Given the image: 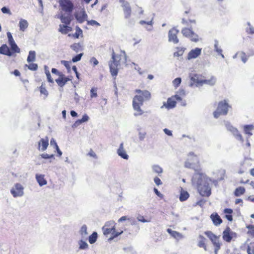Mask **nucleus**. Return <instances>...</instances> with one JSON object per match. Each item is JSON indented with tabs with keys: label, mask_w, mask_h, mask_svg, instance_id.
Listing matches in <instances>:
<instances>
[{
	"label": "nucleus",
	"mask_w": 254,
	"mask_h": 254,
	"mask_svg": "<svg viewBox=\"0 0 254 254\" xmlns=\"http://www.w3.org/2000/svg\"><path fill=\"white\" fill-rule=\"evenodd\" d=\"M207 179L201 169H195L193 181L196 184L198 191L202 196L208 197L211 193V188L206 181Z\"/></svg>",
	"instance_id": "obj_1"
},
{
	"label": "nucleus",
	"mask_w": 254,
	"mask_h": 254,
	"mask_svg": "<svg viewBox=\"0 0 254 254\" xmlns=\"http://www.w3.org/2000/svg\"><path fill=\"white\" fill-rule=\"evenodd\" d=\"M135 93L136 94L132 100V107L135 112L134 116L135 117L141 116L144 114V111L141 109V106L143 102L149 101L151 97V93L146 90H141L136 89Z\"/></svg>",
	"instance_id": "obj_2"
},
{
	"label": "nucleus",
	"mask_w": 254,
	"mask_h": 254,
	"mask_svg": "<svg viewBox=\"0 0 254 254\" xmlns=\"http://www.w3.org/2000/svg\"><path fill=\"white\" fill-rule=\"evenodd\" d=\"M61 15L59 16L61 22L64 24H70L73 16L72 12L74 9V4L71 0H59Z\"/></svg>",
	"instance_id": "obj_3"
},
{
	"label": "nucleus",
	"mask_w": 254,
	"mask_h": 254,
	"mask_svg": "<svg viewBox=\"0 0 254 254\" xmlns=\"http://www.w3.org/2000/svg\"><path fill=\"white\" fill-rule=\"evenodd\" d=\"M103 234L104 235L107 236L111 234V237L109 240H111L121 235L123 233V231L117 232L116 231L115 225L114 223L108 222L102 228Z\"/></svg>",
	"instance_id": "obj_4"
},
{
	"label": "nucleus",
	"mask_w": 254,
	"mask_h": 254,
	"mask_svg": "<svg viewBox=\"0 0 254 254\" xmlns=\"http://www.w3.org/2000/svg\"><path fill=\"white\" fill-rule=\"evenodd\" d=\"M230 108L231 106L226 100L219 102L216 110L213 112L214 118H218L221 115H226Z\"/></svg>",
	"instance_id": "obj_5"
},
{
	"label": "nucleus",
	"mask_w": 254,
	"mask_h": 254,
	"mask_svg": "<svg viewBox=\"0 0 254 254\" xmlns=\"http://www.w3.org/2000/svg\"><path fill=\"white\" fill-rule=\"evenodd\" d=\"M204 233L212 242L214 247L215 254H217L222 245L219 240L220 236H216L211 231H205Z\"/></svg>",
	"instance_id": "obj_6"
},
{
	"label": "nucleus",
	"mask_w": 254,
	"mask_h": 254,
	"mask_svg": "<svg viewBox=\"0 0 254 254\" xmlns=\"http://www.w3.org/2000/svg\"><path fill=\"white\" fill-rule=\"evenodd\" d=\"M181 33L184 36L189 38L192 42H197L199 40L198 35L193 31L191 27L183 28L181 30Z\"/></svg>",
	"instance_id": "obj_7"
},
{
	"label": "nucleus",
	"mask_w": 254,
	"mask_h": 254,
	"mask_svg": "<svg viewBox=\"0 0 254 254\" xmlns=\"http://www.w3.org/2000/svg\"><path fill=\"white\" fill-rule=\"evenodd\" d=\"M199 165V161L197 156L193 152H190L188 154V158L185 163V166L188 168H193L194 165Z\"/></svg>",
	"instance_id": "obj_8"
},
{
	"label": "nucleus",
	"mask_w": 254,
	"mask_h": 254,
	"mask_svg": "<svg viewBox=\"0 0 254 254\" xmlns=\"http://www.w3.org/2000/svg\"><path fill=\"white\" fill-rule=\"evenodd\" d=\"M181 100L182 98L178 95L172 96L171 97L168 98L166 102H164L161 108L164 107L168 110L173 109L176 107L177 101Z\"/></svg>",
	"instance_id": "obj_9"
},
{
	"label": "nucleus",
	"mask_w": 254,
	"mask_h": 254,
	"mask_svg": "<svg viewBox=\"0 0 254 254\" xmlns=\"http://www.w3.org/2000/svg\"><path fill=\"white\" fill-rule=\"evenodd\" d=\"M24 188L19 183H16L11 188L10 192L14 197L22 196L24 194Z\"/></svg>",
	"instance_id": "obj_10"
},
{
	"label": "nucleus",
	"mask_w": 254,
	"mask_h": 254,
	"mask_svg": "<svg viewBox=\"0 0 254 254\" xmlns=\"http://www.w3.org/2000/svg\"><path fill=\"white\" fill-rule=\"evenodd\" d=\"M236 237V233L232 232L229 227H227L222 233L223 240L227 243L231 242L233 238Z\"/></svg>",
	"instance_id": "obj_11"
},
{
	"label": "nucleus",
	"mask_w": 254,
	"mask_h": 254,
	"mask_svg": "<svg viewBox=\"0 0 254 254\" xmlns=\"http://www.w3.org/2000/svg\"><path fill=\"white\" fill-rule=\"evenodd\" d=\"M179 31L175 27H173L168 32V40L169 42L174 44H178L179 40L178 38V34Z\"/></svg>",
	"instance_id": "obj_12"
},
{
	"label": "nucleus",
	"mask_w": 254,
	"mask_h": 254,
	"mask_svg": "<svg viewBox=\"0 0 254 254\" xmlns=\"http://www.w3.org/2000/svg\"><path fill=\"white\" fill-rule=\"evenodd\" d=\"M120 2L122 3V7L123 8L125 18L126 19L130 18L131 14V8L129 3L125 0H121Z\"/></svg>",
	"instance_id": "obj_13"
},
{
	"label": "nucleus",
	"mask_w": 254,
	"mask_h": 254,
	"mask_svg": "<svg viewBox=\"0 0 254 254\" xmlns=\"http://www.w3.org/2000/svg\"><path fill=\"white\" fill-rule=\"evenodd\" d=\"M225 127L227 129L231 131L238 139L241 140H243L242 135L240 133L238 129L234 127L230 123L228 122L226 123Z\"/></svg>",
	"instance_id": "obj_14"
},
{
	"label": "nucleus",
	"mask_w": 254,
	"mask_h": 254,
	"mask_svg": "<svg viewBox=\"0 0 254 254\" xmlns=\"http://www.w3.org/2000/svg\"><path fill=\"white\" fill-rule=\"evenodd\" d=\"M87 14L86 13L84 9L76 12L75 14V17L79 23H83L87 18Z\"/></svg>",
	"instance_id": "obj_15"
},
{
	"label": "nucleus",
	"mask_w": 254,
	"mask_h": 254,
	"mask_svg": "<svg viewBox=\"0 0 254 254\" xmlns=\"http://www.w3.org/2000/svg\"><path fill=\"white\" fill-rule=\"evenodd\" d=\"M49 145V138L46 136L45 138H41L38 142V149L42 151H45L47 149Z\"/></svg>",
	"instance_id": "obj_16"
},
{
	"label": "nucleus",
	"mask_w": 254,
	"mask_h": 254,
	"mask_svg": "<svg viewBox=\"0 0 254 254\" xmlns=\"http://www.w3.org/2000/svg\"><path fill=\"white\" fill-rule=\"evenodd\" d=\"M119 65V64L115 63L112 60L109 63L110 71L113 76L116 77L118 75L119 71L118 67Z\"/></svg>",
	"instance_id": "obj_17"
},
{
	"label": "nucleus",
	"mask_w": 254,
	"mask_h": 254,
	"mask_svg": "<svg viewBox=\"0 0 254 254\" xmlns=\"http://www.w3.org/2000/svg\"><path fill=\"white\" fill-rule=\"evenodd\" d=\"M70 80V79L69 78L65 77L64 75L62 73L59 76V77L58 79L55 80V81L59 86L62 87Z\"/></svg>",
	"instance_id": "obj_18"
},
{
	"label": "nucleus",
	"mask_w": 254,
	"mask_h": 254,
	"mask_svg": "<svg viewBox=\"0 0 254 254\" xmlns=\"http://www.w3.org/2000/svg\"><path fill=\"white\" fill-rule=\"evenodd\" d=\"M198 242L197 246L199 248H203L204 251H206L207 250V240L202 235H199L198 237Z\"/></svg>",
	"instance_id": "obj_19"
},
{
	"label": "nucleus",
	"mask_w": 254,
	"mask_h": 254,
	"mask_svg": "<svg viewBox=\"0 0 254 254\" xmlns=\"http://www.w3.org/2000/svg\"><path fill=\"white\" fill-rule=\"evenodd\" d=\"M210 219L215 226L220 225L223 222L220 216L217 213H213L210 215Z\"/></svg>",
	"instance_id": "obj_20"
},
{
	"label": "nucleus",
	"mask_w": 254,
	"mask_h": 254,
	"mask_svg": "<svg viewBox=\"0 0 254 254\" xmlns=\"http://www.w3.org/2000/svg\"><path fill=\"white\" fill-rule=\"evenodd\" d=\"M126 56L125 53L123 52L121 54H116L114 52H113L112 54V61L120 65V62L123 58Z\"/></svg>",
	"instance_id": "obj_21"
},
{
	"label": "nucleus",
	"mask_w": 254,
	"mask_h": 254,
	"mask_svg": "<svg viewBox=\"0 0 254 254\" xmlns=\"http://www.w3.org/2000/svg\"><path fill=\"white\" fill-rule=\"evenodd\" d=\"M70 24H60L59 26V31L63 34H66L72 31V28L69 26Z\"/></svg>",
	"instance_id": "obj_22"
},
{
	"label": "nucleus",
	"mask_w": 254,
	"mask_h": 254,
	"mask_svg": "<svg viewBox=\"0 0 254 254\" xmlns=\"http://www.w3.org/2000/svg\"><path fill=\"white\" fill-rule=\"evenodd\" d=\"M223 213L225 215L224 217L229 221L232 222L233 220L232 214L233 213V210L231 208H225L223 210Z\"/></svg>",
	"instance_id": "obj_23"
},
{
	"label": "nucleus",
	"mask_w": 254,
	"mask_h": 254,
	"mask_svg": "<svg viewBox=\"0 0 254 254\" xmlns=\"http://www.w3.org/2000/svg\"><path fill=\"white\" fill-rule=\"evenodd\" d=\"M201 54V49L198 48L191 50L188 54V58L189 59H194L197 57Z\"/></svg>",
	"instance_id": "obj_24"
},
{
	"label": "nucleus",
	"mask_w": 254,
	"mask_h": 254,
	"mask_svg": "<svg viewBox=\"0 0 254 254\" xmlns=\"http://www.w3.org/2000/svg\"><path fill=\"white\" fill-rule=\"evenodd\" d=\"M0 54L8 56L12 55V53L6 44H2L0 47Z\"/></svg>",
	"instance_id": "obj_25"
},
{
	"label": "nucleus",
	"mask_w": 254,
	"mask_h": 254,
	"mask_svg": "<svg viewBox=\"0 0 254 254\" xmlns=\"http://www.w3.org/2000/svg\"><path fill=\"white\" fill-rule=\"evenodd\" d=\"M117 153L118 155L121 156L122 158L125 159H127L128 158V156L124 148V144L123 143H121L120 145V147L118 149Z\"/></svg>",
	"instance_id": "obj_26"
},
{
	"label": "nucleus",
	"mask_w": 254,
	"mask_h": 254,
	"mask_svg": "<svg viewBox=\"0 0 254 254\" xmlns=\"http://www.w3.org/2000/svg\"><path fill=\"white\" fill-rule=\"evenodd\" d=\"M167 231L171 236L175 239H180L183 238L182 235L178 232L172 230L171 229H168Z\"/></svg>",
	"instance_id": "obj_27"
},
{
	"label": "nucleus",
	"mask_w": 254,
	"mask_h": 254,
	"mask_svg": "<svg viewBox=\"0 0 254 254\" xmlns=\"http://www.w3.org/2000/svg\"><path fill=\"white\" fill-rule=\"evenodd\" d=\"M36 178L39 185L40 186H42L47 184V181L44 178V175H36Z\"/></svg>",
	"instance_id": "obj_28"
},
{
	"label": "nucleus",
	"mask_w": 254,
	"mask_h": 254,
	"mask_svg": "<svg viewBox=\"0 0 254 254\" xmlns=\"http://www.w3.org/2000/svg\"><path fill=\"white\" fill-rule=\"evenodd\" d=\"M182 23L183 25L189 26V24H194L196 23V21L195 19H190L189 18V16L187 17H184L182 18Z\"/></svg>",
	"instance_id": "obj_29"
},
{
	"label": "nucleus",
	"mask_w": 254,
	"mask_h": 254,
	"mask_svg": "<svg viewBox=\"0 0 254 254\" xmlns=\"http://www.w3.org/2000/svg\"><path fill=\"white\" fill-rule=\"evenodd\" d=\"M189 196L190 195L187 191L182 190L179 197L180 200L181 201H186L189 197Z\"/></svg>",
	"instance_id": "obj_30"
},
{
	"label": "nucleus",
	"mask_w": 254,
	"mask_h": 254,
	"mask_svg": "<svg viewBox=\"0 0 254 254\" xmlns=\"http://www.w3.org/2000/svg\"><path fill=\"white\" fill-rule=\"evenodd\" d=\"M28 23L26 20L21 19L19 23V28L21 31H24L28 27Z\"/></svg>",
	"instance_id": "obj_31"
},
{
	"label": "nucleus",
	"mask_w": 254,
	"mask_h": 254,
	"mask_svg": "<svg viewBox=\"0 0 254 254\" xmlns=\"http://www.w3.org/2000/svg\"><path fill=\"white\" fill-rule=\"evenodd\" d=\"M10 46V51L12 53V55L14 53H19L20 52V49L18 48L16 43H13L12 44H9Z\"/></svg>",
	"instance_id": "obj_32"
},
{
	"label": "nucleus",
	"mask_w": 254,
	"mask_h": 254,
	"mask_svg": "<svg viewBox=\"0 0 254 254\" xmlns=\"http://www.w3.org/2000/svg\"><path fill=\"white\" fill-rule=\"evenodd\" d=\"M245 192V189L243 187H239L236 189L234 194L236 196H240Z\"/></svg>",
	"instance_id": "obj_33"
},
{
	"label": "nucleus",
	"mask_w": 254,
	"mask_h": 254,
	"mask_svg": "<svg viewBox=\"0 0 254 254\" xmlns=\"http://www.w3.org/2000/svg\"><path fill=\"white\" fill-rule=\"evenodd\" d=\"M248 229L247 234L252 238H254V225H249L246 226Z\"/></svg>",
	"instance_id": "obj_34"
},
{
	"label": "nucleus",
	"mask_w": 254,
	"mask_h": 254,
	"mask_svg": "<svg viewBox=\"0 0 254 254\" xmlns=\"http://www.w3.org/2000/svg\"><path fill=\"white\" fill-rule=\"evenodd\" d=\"M36 53L34 51H31L29 53V55L27 57V61L28 63L33 62L35 60Z\"/></svg>",
	"instance_id": "obj_35"
},
{
	"label": "nucleus",
	"mask_w": 254,
	"mask_h": 254,
	"mask_svg": "<svg viewBox=\"0 0 254 254\" xmlns=\"http://www.w3.org/2000/svg\"><path fill=\"white\" fill-rule=\"evenodd\" d=\"M254 127L253 125H246L244 127V131L246 134H247L249 135H252V133L251 131L254 129Z\"/></svg>",
	"instance_id": "obj_36"
},
{
	"label": "nucleus",
	"mask_w": 254,
	"mask_h": 254,
	"mask_svg": "<svg viewBox=\"0 0 254 254\" xmlns=\"http://www.w3.org/2000/svg\"><path fill=\"white\" fill-rule=\"evenodd\" d=\"M45 74L47 76V80H48V82L52 83H54V80L51 77V75L50 72L48 69V66L46 65L45 66Z\"/></svg>",
	"instance_id": "obj_37"
},
{
	"label": "nucleus",
	"mask_w": 254,
	"mask_h": 254,
	"mask_svg": "<svg viewBox=\"0 0 254 254\" xmlns=\"http://www.w3.org/2000/svg\"><path fill=\"white\" fill-rule=\"evenodd\" d=\"M97 239V233L95 232H93L89 237V242L92 244L94 243Z\"/></svg>",
	"instance_id": "obj_38"
},
{
	"label": "nucleus",
	"mask_w": 254,
	"mask_h": 254,
	"mask_svg": "<svg viewBox=\"0 0 254 254\" xmlns=\"http://www.w3.org/2000/svg\"><path fill=\"white\" fill-rule=\"evenodd\" d=\"M98 88L97 87H92L90 90V98L91 99L94 98H97L98 97Z\"/></svg>",
	"instance_id": "obj_39"
},
{
	"label": "nucleus",
	"mask_w": 254,
	"mask_h": 254,
	"mask_svg": "<svg viewBox=\"0 0 254 254\" xmlns=\"http://www.w3.org/2000/svg\"><path fill=\"white\" fill-rule=\"evenodd\" d=\"M153 171L158 174H161L163 172L162 168L158 165H154L152 166Z\"/></svg>",
	"instance_id": "obj_40"
},
{
	"label": "nucleus",
	"mask_w": 254,
	"mask_h": 254,
	"mask_svg": "<svg viewBox=\"0 0 254 254\" xmlns=\"http://www.w3.org/2000/svg\"><path fill=\"white\" fill-rule=\"evenodd\" d=\"M40 92L41 94L45 95V98H46L48 95V92L46 89L45 87L43 86V84L39 87Z\"/></svg>",
	"instance_id": "obj_41"
},
{
	"label": "nucleus",
	"mask_w": 254,
	"mask_h": 254,
	"mask_svg": "<svg viewBox=\"0 0 254 254\" xmlns=\"http://www.w3.org/2000/svg\"><path fill=\"white\" fill-rule=\"evenodd\" d=\"M215 82V79L214 77H212L209 80H204L200 82L202 83H206L208 84L209 85H214Z\"/></svg>",
	"instance_id": "obj_42"
},
{
	"label": "nucleus",
	"mask_w": 254,
	"mask_h": 254,
	"mask_svg": "<svg viewBox=\"0 0 254 254\" xmlns=\"http://www.w3.org/2000/svg\"><path fill=\"white\" fill-rule=\"evenodd\" d=\"M26 66L28 67V68L32 71H36L38 68V65L36 64L31 63L29 65H25Z\"/></svg>",
	"instance_id": "obj_43"
},
{
	"label": "nucleus",
	"mask_w": 254,
	"mask_h": 254,
	"mask_svg": "<svg viewBox=\"0 0 254 254\" xmlns=\"http://www.w3.org/2000/svg\"><path fill=\"white\" fill-rule=\"evenodd\" d=\"M82 34V30L78 27H76V32L73 34V37L75 38H78L80 35Z\"/></svg>",
	"instance_id": "obj_44"
},
{
	"label": "nucleus",
	"mask_w": 254,
	"mask_h": 254,
	"mask_svg": "<svg viewBox=\"0 0 254 254\" xmlns=\"http://www.w3.org/2000/svg\"><path fill=\"white\" fill-rule=\"evenodd\" d=\"M181 81L182 79L180 77L176 78L173 81V85L175 87V88H177L180 85Z\"/></svg>",
	"instance_id": "obj_45"
},
{
	"label": "nucleus",
	"mask_w": 254,
	"mask_h": 254,
	"mask_svg": "<svg viewBox=\"0 0 254 254\" xmlns=\"http://www.w3.org/2000/svg\"><path fill=\"white\" fill-rule=\"evenodd\" d=\"M7 38H8L9 45L15 42L10 32H7Z\"/></svg>",
	"instance_id": "obj_46"
},
{
	"label": "nucleus",
	"mask_w": 254,
	"mask_h": 254,
	"mask_svg": "<svg viewBox=\"0 0 254 254\" xmlns=\"http://www.w3.org/2000/svg\"><path fill=\"white\" fill-rule=\"evenodd\" d=\"M88 247V245L87 244L83 241H80V242H79V249H85L86 248H87Z\"/></svg>",
	"instance_id": "obj_47"
},
{
	"label": "nucleus",
	"mask_w": 254,
	"mask_h": 254,
	"mask_svg": "<svg viewBox=\"0 0 254 254\" xmlns=\"http://www.w3.org/2000/svg\"><path fill=\"white\" fill-rule=\"evenodd\" d=\"M70 47L73 50L77 52V51L80 48V45L79 43H74L71 45Z\"/></svg>",
	"instance_id": "obj_48"
},
{
	"label": "nucleus",
	"mask_w": 254,
	"mask_h": 254,
	"mask_svg": "<svg viewBox=\"0 0 254 254\" xmlns=\"http://www.w3.org/2000/svg\"><path fill=\"white\" fill-rule=\"evenodd\" d=\"M80 234L82 235H86L87 234V227L86 225H84L81 227V229H80Z\"/></svg>",
	"instance_id": "obj_49"
},
{
	"label": "nucleus",
	"mask_w": 254,
	"mask_h": 254,
	"mask_svg": "<svg viewBox=\"0 0 254 254\" xmlns=\"http://www.w3.org/2000/svg\"><path fill=\"white\" fill-rule=\"evenodd\" d=\"M82 56V54H79L77 55H76L75 57H74L72 59V61L74 63L78 62L80 60L81 57Z\"/></svg>",
	"instance_id": "obj_50"
},
{
	"label": "nucleus",
	"mask_w": 254,
	"mask_h": 254,
	"mask_svg": "<svg viewBox=\"0 0 254 254\" xmlns=\"http://www.w3.org/2000/svg\"><path fill=\"white\" fill-rule=\"evenodd\" d=\"M87 24L91 26H99L100 24L94 20L87 21Z\"/></svg>",
	"instance_id": "obj_51"
},
{
	"label": "nucleus",
	"mask_w": 254,
	"mask_h": 254,
	"mask_svg": "<svg viewBox=\"0 0 254 254\" xmlns=\"http://www.w3.org/2000/svg\"><path fill=\"white\" fill-rule=\"evenodd\" d=\"M41 156L42 158L44 159H49V158H52L54 157V155L53 154L49 155L47 153L42 154L41 155Z\"/></svg>",
	"instance_id": "obj_52"
},
{
	"label": "nucleus",
	"mask_w": 254,
	"mask_h": 254,
	"mask_svg": "<svg viewBox=\"0 0 254 254\" xmlns=\"http://www.w3.org/2000/svg\"><path fill=\"white\" fill-rule=\"evenodd\" d=\"M90 63L92 64L94 66L97 65L99 63L98 60L94 57H93L90 59Z\"/></svg>",
	"instance_id": "obj_53"
},
{
	"label": "nucleus",
	"mask_w": 254,
	"mask_h": 254,
	"mask_svg": "<svg viewBox=\"0 0 254 254\" xmlns=\"http://www.w3.org/2000/svg\"><path fill=\"white\" fill-rule=\"evenodd\" d=\"M88 120H89L88 116L87 115L85 114L84 115H83L82 116V118L81 119H80V123H83L84 122L88 121Z\"/></svg>",
	"instance_id": "obj_54"
},
{
	"label": "nucleus",
	"mask_w": 254,
	"mask_h": 254,
	"mask_svg": "<svg viewBox=\"0 0 254 254\" xmlns=\"http://www.w3.org/2000/svg\"><path fill=\"white\" fill-rule=\"evenodd\" d=\"M50 144L51 145L54 146L55 148H58V145L54 138H52L50 141Z\"/></svg>",
	"instance_id": "obj_55"
},
{
	"label": "nucleus",
	"mask_w": 254,
	"mask_h": 254,
	"mask_svg": "<svg viewBox=\"0 0 254 254\" xmlns=\"http://www.w3.org/2000/svg\"><path fill=\"white\" fill-rule=\"evenodd\" d=\"M1 10L3 13H8L9 15L11 14L9 9L6 7H3Z\"/></svg>",
	"instance_id": "obj_56"
},
{
	"label": "nucleus",
	"mask_w": 254,
	"mask_h": 254,
	"mask_svg": "<svg viewBox=\"0 0 254 254\" xmlns=\"http://www.w3.org/2000/svg\"><path fill=\"white\" fill-rule=\"evenodd\" d=\"M154 183L157 186H159L160 185L162 184V182L161 180L157 177H156L154 179Z\"/></svg>",
	"instance_id": "obj_57"
},
{
	"label": "nucleus",
	"mask_w": 254,
	"mask_h": 254,
	"mask_svg": "<svg viewBox=\"0 0 254 254\" xmlns=\"http://www.w3.org/2000/svg\"><path fill=\"white\" fill-rule=\"evenodd\" d=\"M88 155H89L91 157H92L94 158H97V156H96L95 153L92 149H90L89 153H88Z\"/></svg>",
	"instance_id": "obj_58"
},
{
	"label": "nucleus",
	"mask_w": 254,
	"mask_h": 254,
	"mask_svg": "<svg viewBox=\"0 0 254 254\" xmlns=\"http://www.w3.org/2000/svg\"><path fill=\"white\" fill-rule=\"evenodd\" d=\"M52 72L53 73V74H55L56 75H59V76L61 74H62L63 73L62 72H59L56 68H53L52 69Z\"/></svg>",
	"instance_id": "obj_59"
},
{
	"label": "nucleus",
	"mask_w": 254,
	"mask_h": 254,
	"mask_svg": "<svg viewBox=\"0 0 254 254\" xmlns=\"http://www.w3.org/2000/svg\"><path fill=\"white\" fill-rule=\"evenodd\" d=\"M216 51L220 54L223 58H224V56L222 54V50L221 49L218 48L216 45H215Z\"/></svg>",
	"instance_id": "obj_60"
},
{
	"label": "nucleus",
	"mask_w": 254,
	"mask_h": 254,
	"mask_svg": "<svg viewBox=\"0 0 254 254\" xmlns=\"http://www.w3.org/2000/svg\"><path fill=\"white\" fill-rule=\"evenodd\" d=\"M137 219L139 221L142 222H149V221L146 220L144 218V217L143 216H139L137 217Z\"/></svg>",
	"instance_id": "obj_61"
},
{
	"label": "nucleus",
	"mask_w": 254,
	"mask_h": 254,
	"mask_svg": "<svg viewBox=\"0 0 254 254\" xmlns=\"http://www.w3.org/2000/svg\"><path fill=\"white\" fill-rule=\"evenodd\" d=\"M154 191L155 194L160 197H162L163 195L161 194L156 188L154 189Z\"/></svg>",
	"instance_id": "obj_62"
},
{
	"label": "nucleus",
	"mask_w": 254,
	"mask_h": 254,
	"mask_svg": "<svg viewBox=\"0 0 254 254\" xmlns=\"http://www.w3.org/2000/svg\"><path fill=\"white\" fill-rule=\"evenodd\" d=\"M163 130H164V132L168 135H169V136L172 135V131L171 130H169L168 129L165 128V129H164Z\"/></svg>",
	"instance_id": "obj_63"
},
{
	"label": "nucleus",
	"mask_w": 254,
	"mask_h": 254,
	"mask_svg": "<svg viewBox=\"0 0 254 254\" xmlns=\"http://www.w3.org/2000/svg\"><path fill=\"white\" fill-rule=\"evenodd\" d=\"M128 219L127 217L126 216H122L118 220V222H123L124 221H125L126 220Z\"/></svg>",
	"instance_id": "obj_64"
}]
</instances>
